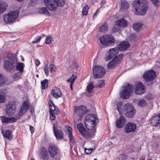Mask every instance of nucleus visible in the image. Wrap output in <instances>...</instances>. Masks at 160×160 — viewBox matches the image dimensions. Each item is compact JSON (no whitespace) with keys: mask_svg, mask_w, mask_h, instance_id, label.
Instances as JSON below:
<instances>
[{"mask_svg":"<svg viewBox=\"0 0 160 160\" xmlns=\"http://www.w3.org/2000/svg\"><path fill=\"white\" fill-rule=\"evenodd\" d=\"M147 0H135L133 4L138 15H143L146 12L147 5Z\"/></svg>","mask_w":160,"mask_h":160,"instance_id":"obj_1","label":"nucleus"},{"mask_svg":"<svg viewBox=\"0 0 160 160\" xmlns=\"http://www.w3.org/2000/svg\"><path fill=\"white\" fill-rule=\"evenodd\" d=\"M8 59L4 61L3 67L6 71L10 72L15 68V65L17 64V59L12 54L8 55Z\"/></svg>","mask_w":160,"mask_h":160,"instance_id":"obj_2","label":"nucleus"},{"mask_svg":"<svg viewBox=\"0 0 160 160\" xmlns=\"http://www.w3.org/2000/svg\"><path fill=\"white\" fill-rule=\"evenodd\" d=\"M98 120L96 116L92 114L87 115L85 119L84 123L86 128L89 130L95 129V127L98 123Z\"/></svg>","mask_w":160,"mask_h":160,"instance_id":"obj_3","label":"nucleus"},{"mask_svg":"<svg viewBox=\"0 0 160 160\" xmlns=\"http://www.w3.org/2000/svg\"><path fill=\"white\" fill-rule=\"evenodd\" d=\"M45 4L50 11L55 10L58 6L62 7L65 4L64 0H44Z\"/></svg>","mask_w":160,"mask_h":160,"instance_id":"obj_4","label":"nucleus"},{"mask_svg":"<svg viewBox=\"0 0 160 160\" xmlns=\"http://www.w3.org/2000/svg\"><path fill=\"white\" fill-rule=\"evenodd\" d=\"M156 76V74L154 71L149 70L144 72L143 77L145 81L146 84L150 86L152 85V80L154 79Z\"/></svg>","mask_w":160,"mask_h":160,"instance_id":"obj_5","label":"nucleus"},{"mask_svg":"<svg viewBox=\"0 0 160 160\" xmlns=\"http://www.w3.org/2000/svg\"><path fill=\"white\" fill-rule=\"evenodd\" d=\"M93 76L95 78H101L103 77L106 74V70L102 66L95 65L93 68Z\"/></svg>","mask_w":160,"mask_h":160,"instance_id":"obj_6","label":"nucleus"},{"mask_svg":"<svg viewBox=\"0 0 160 160\" xmlns=\"http://www.w3.org/2000/svg\"><path fill=\"white\" fill-rule=\"evenodd\" d=\"M19 12L18 10L9 12L8 14L4 15L3 19L5 22L7 24L12 22L18 17Z\"/></svg>","mask_w":160,"mask_h":160,"instance_id":"obj_7","label":"nucleus"},{"mask_svg":"<svg viewBox=\"0 0 160 160\" xmlns=\"http://www.w3.org/2000/svg\"><path fill=\"white\" fill-rule=\"evenodd\" d=\"M132 87V85L129 83L123 87L121 92V97L123 99L128 98L130 96V93L133 92Z\"/></svg>","mask_w":160,"mask_h":160,"instance_id":"obj_8","label":"nucleus"},{"mask_svg":"<svg viewBox=\"0 0 160 160\" xmlns=\"http://www.w3.org/2000/svg\"><path fill=\"white\" fill-rule=\"evenodd\" d=\"M101 44L104 46H107L112 43L115 41L113 37L110 35L105 34L99 38Z\"/></svg>","mask_w":160,"mask_h":160,"instance_id":"obj_9","label":"nucleus"},{"mask_svg":"<svg viewBox=\"0 0 160 160\" xmlns=\"http://www.w3.org/2000/svg\"><path fill=\"white\" fill-rule=\"evenodd\" d=\"M16 109L15 102H14L11 101L6 105L5 111L6 114L8 116H11L15 112Z\"/></svg>","mask_w":160,"mask_h":160,"instance_id":"obj_10","label":"nucleus"},{"mask_svg":"<svg viewBox=\"0 0 160 160\" xmlns=\"http://www.w3.org/2000/svg\"><path fill=\"white\" fill-rule=\"evenodd\" d=\"M123 55V54H120L116 58L110 61L108 65V68L112 69L114 68L120 62L122 58Z\"/></svg>","mask_w":160,"mask_h":160,"instance_id":"obj_11","label":"nucleus"},{"mask_svg":"<svg viewBox=\"0 0 160 160\" xmlns=\"http://www.w3.org/2000/svg\"><path fill=\"white\" fill-rule=\"evenodd\" d=\"M146 88L141 82H136L135 92L136 94H141L143 93L145 91Z\"/></svg>","mask_w":160,"mask_h":160,"instance_id":"obj_12","label":"nucleus"},{"mask_svg":"<svg viewBox=\"0 0 160 160\" xmlns=\"http://www.w3.org/2000/svg\"><path fill=\"white\" fill-rule=\"evenodd\" d=\"M28 104L26 102H24L21 107L20 111L18 113V118H20L23 114L26 112L28 109Z\"/></svg>","mask_w":160,"mask_h":160,"instance_id":"obj_13","label":"nucleus"},{"mask_svg":"<svg viewBox=\"0 0 160 160\" xmlns=\"http://www.w3.org/2000/svg\"><path fill=\"white\" fill-rule=\"evenodd\" d=\"M74 109L75 113H78L80 118L86 112V108L84 106H80L79 107L75 106Z\"/></svg>","mask_w":160,"mask_h":160,"instance_id":"obj_14","label":"nucleus"},{"mask_svg":"<svg viewBox=\"0 0 160 160\" xmlns=\"http://www.w3.org/2000/svg\"><path fill=\"white\" fill-rule=\"evenodd\" d=\"M136 129V125L131 122L128 123L125 128L124 132L126 133L134 132Z\"/></svg>","mask_w":160,"mask_h":160,"instance_id":"obj_15","label":"nucleus"},{"mask_svg":"<svg viewBox=\"0 0 160 160\" xmlns=\"http://www.w3.org/2000/svg\"><path fill=\"white\" fill-rule=\"evenodd\" d=\"M57 125L54 124L53 126V129L54 134L57 138L61 139L63 138V133L61 130L57 129Z\"/></svg>","mask_w":160,"mask_h":160,"instance_id":"obj_16","label":"nucleus"},{"mask_svg":"<svg viewBox=\"0 0 160 160\" xmlns=\"http://www.w3.org/2000/svg\"><path fill=\"white\" fill-rule=\"evenodd\" d=\"M151 123L154 126H157L160 124V114L152 117L151 119Z\"/></svg>","mask_w":160,"mask_h":160,"instance_id":"obj_17","label":"nucleus"},{"mask_svg":"<svg viewBox=\"0 0 160 160\" xmlns=\"http://www.w3.org/2000/svg\"><path fill=\"white\" fill-rule=\"evenodd\" d=\"M127 120L125 118L122 116H121L116 121V125L118 128L122 127L125 124Z\"/></svg>","mask_w":160,"mask_h":160,"instance_id":"obj_18","label":"nucleus"},{"mask_svg":"<svg viewBox=\"0 0 160 160\" xmlns=\"http://www.w3.org/2000/svg\"><path fill=\"white\" fill-rule=\"evenodd\" d=\"M0 119L3 123H11L16 122V119L14 117H6L5 116L0 117Z\"/></svg>","mask_w":160,"mask_h":160,"instance_id":"obj_19","label":"nucleus"},{"mask_svg":"<svg viewBox=\"0 0 160 160\" xmlns=\"http://www.w3.org/2000/svg\"><path fill=\"white\" fill-rule=\"evenodd\" d=\"M77 127L79 132L83 135L85 137L90 136L89 132L86 131V129L83 127V125L82 123L78 124L77 125Z\"/></svg>","mask_w":160,"mask_h":160,"instance_id":"obj_20","label":"nucleus"},{"mask_svg":"<svg viewBox=\"0 0 160 160\" xmlns=\"http://www.w3.org/2000/svg\"><path fill=\"white\" fill-rule=\"evenodd\" d=\"M56 67L53 64H50L48 68L47 65L44 66V71L47 76L49 75V70L52 72L53 71H56Z\"/></svg>","mask_w":160,"mask_h":160,"instance_id":"obj_21","label":"nucleus"},{"mask_svg":"<svg viewBox=\"0 0 160 160\" xmlns=\"http://www.w3.org/2000/svg\"><path fill=\"white\" fill-rule=\"evenodd\" d=\"M51 94L53 97L56 98L60 97L62 96L60 89L57 87H55L52 89Z\"/></svg>","mask_w":160,"mask_h":160,"instance_id":"obj_22","label":"nucleus"},{"mask_svg":"<svg viewBox=\"0 0 160 160\" xmlns=\"http://www.w3.org/2000/svg\"><path fill=\"white\" fill-rule=\"evenodd\" d=\"M129 6V3L125 0H120V10L121 11H126Z\"/></svg>","mask_w":160,"mask_h":160,"instance_id":"obj_23","label":"nucleus"},{"mask_svg":"<svg viewBox=\"0 0 160 160\" xmlns=\"http://www.w3.org/2000/svg\"><path fill=\"white\" fill-rule=\"evenodd\" d=\"M48 150L50 156L53 157L57 152V148L53 145H50Z\"/></svg>","mask_w":160,"mask_h":160,"instance_id":"obj_24","label":"nucleus"},{"mask_svg":"<svg viewBox=\"0 0 160 160\" xmlns=\"http://www.w3.org/2000/svg\"><path fill=\"white\" fill-rule=\"evenodd\" d=\"M40 157L43 159L48 160V155L46 149L42 148L41 150L39 155Z\"/></svg>","mask_w":160,"mask_h":160,"instance_id":"obj_25","label":"nucleus"},{"mask_svg":"<svg viewBox=\"0 0 160 160\" xmlns=\"http://www.w3.org/2000/svg\"><path fill=\"white\" fill-rule=\"evenodd\" d=\"M129 45V44L128 42H122L120 43L118 48L119 50L122 51L128 48Z\"/></svg>","mask_w":160,"mask_h":160,"instance_id":"obj_26","label":"nucleus"},{"mask_svg":"<svg viewBox=\"0 0 160 160\" xmlns=\"http://www.w3.org/2000/svg\"><path fill=\"white\" fill-rule=\"evenodd\" d=\"M127 24V22L124 18H122L116 22V25L117 26L122 28L126 27Z\"/></svg>","mask_w":160,"mask_h":160,"instance_id":"obj_27","label":"nucleus"},{"mask_svg":"<svg viewBox=\"0 0 160 160\" xmlns=\"http://www.w3.org/2000/svg\"><path fill=\"white\" fill-rule=\"evenodd\" d=\"M1 132L2 134L4 137L8 139H11L12 137V131L11 130H7L5 132H4L3 129H1Z\"/></svg>","mask_w":160,"mask_h":160,"instance_id":"obj_28","label":"nucleus"},{"mask_svg":"<svg viewBox=\"0 0 160 160\" xmlns=\"http://www.w3.org/2000/svg\"><path fill=\"white\" fill-rule=\"evenodd\" d=\"M123 110L125 113L128 112L129 111H131L135 110L133 106L130 103L125 104L124 106Z\"/></svg>","mask_w":160,"mask_h":160,"instance_id":"obj_29","label":"nucleus"},{"mask_svg":"<svg viewBox=\"0 0 160 160\" xmlns=\"http://www.w3.org/2000/svg\"><path fill=\"white\" fill-rule=\"evenodd\" d=\"M123 110L125 113L128 112L129 111H131L135 110L133 106L130 103L125 104L124 106Z\"/></svg>","mask_w":160,"mask_h":160,"instance_id":"obj_30","label":"nucleus"},{"mask_svg":"<svg viewBox=\"0 0 160 160\" xmlns=\"http://www.w3.org/2000/svg\"><path fill=\"white\" fill-rule=\"evenodd\" d=\"M70 141L72 143H74L75 141V139L72 135V128L71 127H69L68 128L67 132Z\"/></svg>","mask_w":160,"mask_h":160,"instance_id":"obj_31","label":"nucleus"},{"mask_svg":"<svg viewBox=\"0 0 160 160\" xmlns=\"http://www.w3.org/2000/svg\"><path fill=\"white\" fill-rule=\"evenodd\" d=\"M119 49L118 48L116 47L109 50L108 53L113 58L116 57V55L119 52Z\"/></svg>","mask_w":160,"mask_h":160,"instance_id":"obj_32","label":"nucleus"},{"mask_svg":"<svg viewBox=\"0 0 160 160\" xmlns=\"http://www.w3.org/2000/svg\"><path fill=\"white\" fill-rule=\"evenodd\" d=\"M7 6L5 3L3 2L0 3V15L5 11Z\"/></svg>","mask_w":160,"mask_h":160,"instance_id":"obj_33","label":"nucleus"},{"mask_svg":"<svg viewBox=\"0 0 160 160\" xmlns=\"http://www.w3.org/2000/svg\"><path fill=\"white\" fill-rule=\"evenodd\" d=\"M5 101V95L4 90L2 89H0V103H3Z\"/></svg>","mask_w":160,"mask_h":160,"instance_id":"obj_34","label":"nucleus"},{"mask_svg":"<svg viewBox=\"0 0 160 160\" xmlns=\"http://www.w3.org/2000/svg\"><path fill=\"white\" fill-rule=\"evenodd\" d=\"M38 12L41 14H44L47 15L49 14V12L47 8L45 7H42L39 8L38 10Z\"/></svg>","mask_w":160,"mask_h":160,"instance_id":"obj_35","label":"nucleus"},{"mask_svg":"<svg viewBox=\"0 0 160 160\" xmlns=\"http://www.w3.org/2000/svg\"><path fill=\"white\" fill-rule=\"evenodd\" d=\"M24 67V64L23 63L18 62L16 64L15 67L18 70L19 72H22L23 71V68Z\"/></svg>","mask_w":160,"mask_h":160,"instance_id":"obj_36","label":"nucleus"},{"mask_svg":"<svg viewBox=\"0 0 160 160\" xmlns=\"http://www.w3.org/2000/svg\"><path fill=\"white\" fill-rule=\"evenodd\" d=\"M142 24L141 23H136L133 25L132 27L134 30L138 31L142 28Z\"/></svg>","mask_w":160,"mask_h":160,"instance_id":"obj_37","label":"nucleus"},{"mask_svg":"<svg viewBox=\"0 0 160 160\" xmlns=\"http://www.w3.org/2000/svg\"><path fill=\"white\" fill-rule=\"evenodd\" d=\"M42 88L44 89L48 87V81L47 79H45L43 81H41Z\"/></svg>","mask_w":160,"mask_h":160,"instance_id":"obj_38","label":"nucleus"},{"mask_svg":"<svg viewBox=\"0 0 160 160\" xmlns=\"http://www.w3.org/2000/svg\"><path fill=\"white\" fill-rule=\"evenodd\" d=\"M49 111H51L52 113L55 114H58L59 112L58 109L55 106H52V108H50Z\"/></svg>","mask_w":160,"mask_h":160,"instance_id":"obj_39","label":"nucleus"},{"mask_svg":"<svg viewBox=\"0 0 160 160\" xmlns=\"http://www.w3.org/2000/svg\"><path fill=\"white\" fill-rule=\"evenodd\" d=\"M135 113V110L129 111L128 112L125 113V115L128 118H132L133 117Z\"/></svg>","mask_w":160,"mask_h":160,"instance_id":"obj_40","label":"nucleus"},{"mask_svg":"<svg viewBox=\"0 0 160 160\" xmlns=\"http://www.w3.org/2000/svg\"><path fill=\"white\" fill-rule=\"evenodd\" d=\"M93 83V82H90L87 86V90L89 93L92 92V90L94 87Z\"/></svg>","mask_w":160,"mask_h":160,"instance_id":"obj_41","label":"nucleus"},{"mask_svg":"<svg viewBox=\"0 0 160 160\" xmlns=\"http://www.w3.org/2000/svg\"><path fill=\"white\" fill-rule=\"evenodd\" d=\"M99 30L101 32H105L108 30V26L106 24H104L101 27Z\"/></svg>","mask_w":160,"mask_h":160,"instance_id":"obj_42","label":"nucleus"},{"mask_svg":"<svg viewBox=\"0 0 160 160\" xmlns=\"http://www.w3.org/2000/svg\"><path fill=\"white\" fill-rule=\"evenodd\" d=\"M146 105V102L144 99H142L139 100L138 105L141 107H143Z\"/></svg>","mask_w":160,"mask_h":160,"instance_id":"obj_43","label":"nucleus"},{"mask_svg":"<svg viewBox=\"0 0 160 160\" xmlns=\"http://www.w3.org/2000/svg\"><path fill=\"white\" fill-rule=\"evenodd\" d=\"M76 78V76H74V74H73L70 78L67 80V82H70V84H73Z\"/></svg>","mask_w":160,"mask_h":160,"instance_id":"obj_44","label":"nucleus"},{"mask_svg":"<svg viewBox=\"0 0 160 160\" xmlns=\"http://www.w3.org/2000/svg\"><path fill=\"white\" fill-rule=\"evenodd\" d=\"M6 82L4 77L1 74H0V86L4 84Z\"/></svg>","mask_w":160,"mask_h":160,"instance_id":"obj_45","label":"nucleus"},{"mask_svg":"<svg viewBox=\"0 0 160 160\" xmlns=\"http://www.w3.org/2000/svg\"><path fill=\"white\" fill-rule=\"evenodd\" d=\"M89 9L88 6L87 5H85L82 10V14L84 15H86L88 13V10Z\"/></svg>","mask_w":160,"mask_h":160,"instance_id":"obj_46","label":"nucleus"},{"mask_svg":"<svg viewBox=\"0 0 160 160\" xmlns=\"http://www.w3.org/2000/svg\"><path fill=\"white\" fill-rule=\"evenodd\" d=\"M98 84L97 86V87L102 88L105 85L104 81L103 80H99L98 82Z\"/></svg>","mask_w":160,"mask_h":160,"instance_id":"obj_47","label":"nucleus"},{"mask_svg":"<svg viewBox=\"0 0 160 160\" xmlns=\"http://www.w3.org/2000/svg\"><path fill=\"white\" fill-rule=\"evenodd\" d=\"M22 72H19L15 74L13 76L14 79H18L22 75Z\"/></svg>","mask_w":160,"mask_h":160,"instance_id":"obj_48","label":"nucleus"},{"mask_svg":"<svg viewBox=\"0 0 160 160\" xmlns=\"http://www.w3.org/2000/svg\"><path fill=\"white\" fill-rule=\"evenodd\" d=\"M94 149L92 148H90L87 149L86 148H84L85 152L87 154H90L93 151Z\"/></svg>","mask_w":160,"mask_h":160,"instance_id":"obj_49","label":"nucleus"},{"mask_svg":"<svg viewBox=\"0 0 160 160\" xmlns=\"http://www.w3.org/2000/svg\"><path fill=\"white\" fill-rule=\"evenodd\" d=\"M112 58L113 57L110 55V54L108 52L106 54V56L105 57V59L106 61H108Z\"/></svg>","mask_w":160,"mask_h":160,"instance_id":"obj_50","label":"nucleus"},{"mask_svg":"<svg viewBox=\"0 0 160 160\" xmlns=\"http://www.w3.org/2000/svg\"><path fill=\"white\" fill-rule=\"evenodd\" d=\"M52 38L50 36H48L46 38L45 43L48 44H49L52 41Z\"/></svg>","mask_w":160,"mask_h":160,"instance_id":"obj_51","label":"nucleus"},{"mask_svg":"<svg viewBox=\"0 0 160 160\" xmlns=\"http://www.w3.org/2000/svg\"><path fill=\"white\" fill-rule=\"evenodd\" d=\"M41 37L40 36H37L34 39V40L32 41V43H37L41 39Z\"/></svg>","mask_w":160,"mask_h":160,"instance_id":"obj_52","label":"nucleus"},{"mask_svg":"<svg viewBox=\"0 0 160 160\" xmlns=\"http://www.w3.org/2000/svg\"><path fill=\"white\" fill-rule=\"evenodd\" d=\"M37 3V0H30L29 4L32 7Z\"/></svg>","mask_w":160,"mask_h":160,"instance_id":"obj_53","label":"nucleus"},{"mask_svg":"<svg viewBox=\"0 0 160 160\" xmlns=\"http://www.w3.org/2000/svg\"><path fill=\"white\" fill-rule=\"evenodd\" d=\"M153 4L156 6H158L160 5V2L158 0H151Z\"/></svg>","mask_w":160,"mask_h":160,"instance_id":"obj_54","label":"nucleus"},{"mask_svg":"<svg viewBox=\"0 0 160 160\" xmlns=\"http://www.w3.org/2000/svg\"><path fill=\"white\" fill-rule=\"evenodd\" d=\"M49 113L50 115V119L52 120H54L55 118V114H53V113H52V112L51 111H49Z\"/></svg>","mask_w":160,"mask_h":160,"instance_id":"obj_55","label":"nucleus"},{"mask_svg":"<svg viewBox=\"0 0 160 160\" xmlns=\"http://www.w3.org/2000/svg\"><path fill=\"white\" fill-rule=\"evenodd\" d=\"M30 130L32 133H33L34 130V128L32 126H30Z\"/></svg>","mask_w":160,"mask_h":160,"instance_id":"obj_56","label":"nucleus"},{"mask_svg":"<svg viewBox=\"0 0 160 160\" xmlns=\"http://www.w3.org/2000/svg\"><path fill=\"white\" fill-rule=\"evenodd\" d=\"M48 104L51 106V108H52V106H55L52 101L50 100Z\"/></svg>","mask_w":160,"mask_h":160,"instance_id":"obj_57","label":"nucleus"},{"mask_svg":"<svg viewBox=\"0 0 160 160\" xmlns=\"http://www.w3.org/2000/svg\"><path fill=\"white\" fill-rule=\"evenodd\" d=\"M40 62L38 60H36L35 61V63L36 66H38L40 64Z\"/></svg>","mask_w":160,"mask_h":160,"instance_id":"obj_58","label":"nucleus"},{"mask_svg":"<svg viewBox=\"0 0 160 160\" xmlns=\"http://www.w3.org/2000/svg\"><path fill=\"white\" fill-rule=\"evenodd\" d=\"M99 10L100 9H98V10L94 14L93 16L94 17H96L97 16V14H98V13L99 12Z\"/></svg>","mask_w":160,"mask_h":160,"instance_id":"obj_59","label":"nucleus"},{"mask_svg":"<svg viewBox=\"0 0 160 160\" xmlns=\"http://www.w3.org/2000/svg\"><path fill=\"white\" fill-rule=\"evenodd\" d=\"M116 26L114 27V28H113V31L114 32H116L118 30V29H116Z\"/></svg>","mask_w":160,"mask_h":160,"instance_id":"obj_60","label":"nucleus"},{"mask_svg":"<svg viewBox=\"0 0 160 160\" xmlns=\"http://www.w3.org/2000/svg\"><path fill=\"white\" fill-rule=\"evenodd\" d=\"M101 4L104 5L105 3V0H102L101 2Z\"/></svg>","mask_w":160,"mask_h":160,"instance_id":"obj_61","label":"nucleus"},{"mask_svg":"<svg viewBox=\"0 0 160 160\" xmlns=\"http://www.w3.org/2000/svg\"><path fill=\"white\" fill-rule=\"evenodd\" d=\"M73 84H70V88L72 90V86Z\"/></svg>","mask_w":160,"mask_h":160,"instance_id":"obj_62","label":"nucleus"},{"mask_svg":"<svg viewBox=\"0 0 160 160\" xmlns=\"http://www.w3.org/2000/svg\"><path fill=\"white\" fill-rule=\"evenodd\" d=\"M131 36L133 37L134 38L136 37V35H135L134 34H132Z\"/></svg>","mask_w":160,"mask_h":160,"instance_id":"obj_63","label":"nucleus"},{"mask_svg":"<svg viewBox=\"0 0 160 160\" xmlns=\"http://www.w3.org/2000/svg\"><path fill=\"white\" fill-rule=\"evenodd\" d=\"M121 104V102H119V103H118V105H117V107H118V105H120V104Z\"/></svg>","mask_w":160,"mask_h":160,"instance_id":"obj_64","label":"nucleus"}]
</instances>
